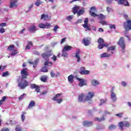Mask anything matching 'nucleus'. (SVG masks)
Returning a JSON list of instances; mask_svg holds the SVG:
<instances>
[{"mask_svg": "<svg viewBox=\"0 0 131 131\" xmlns=\"http://www.w3.org/2000/svg\"><path fill=\"white\" fill-rule=\"evenodd\" d=\"M20 74L21 78L17 79V81L18 82V88H20L21 90H24L29 85L28 81L25 80L29 76V73L27 72V68L23 69L20 72Z\"/></svg>", "mask_w": 131, "mask_h": 131, "instance_id": "f257e3e1", "label": "nucleus"}, {"mask_svg": "<svg viewBox=\"0 0 131 131\" xmlns=\"http://www.w3.org/2000/svg\"><path fill=\"white\" fill-rule=\"evenodd\" d=\"M95 96V93L94 92H89L88 94V95L85 97V95L84 94H81L79 95L78 100L79 102H86V101H92V99L94 98ZM83 99H84L83 100Z\"/></svg>", "mask_w": 131, "mask_h": 131, "instance_id": "f03ea898", "label": "nucleus"}, {"mask_svg": "<svg viewBox=\"0 0 131 131\" xmlns=\"http://www.w3.org/2000/svg\"><path fill=\"white\" fill-rule=\"evenodd\" d=\"M128 17V16H127V15H124V18H125V19H126V22L123 23L124 28L127 31L131 30V20L129 19H127Z\"/></svg>", "mask_w": 131, "mask_h": 131, "instance_id": "7ed1b4c3", "label": "nucleus"}, {"mask_svg": "<svg viewBox=\"0 0 131 131\" xmlns=\"http://www.w3.org/2000/svg\"><path fill=\"white\" fill-rule=\"evenodd\" d=\"M117 43L122 48V53H124V50H125V42H124V39L123 37H121Z\"/></svg>", "mask_w": 131, "mask_h": 131, "instance_id": "20e7f679", "label": "nucleus"}, {"mask_svg": "<svg viewBox=\"0 0 131 131\" xmlns=\"http://www.w3.org/2000/svg\"><path fill=\"white\" fill-rule=\"evenodd\" d=\"M118 126L120 127V128L121 131L123 130V126L125 127H129L130 126V123L128 122H125L123 123V122H120L118 124Z\"/></svg>", "mask_w": 131, "mask_h": 131, "instance_id": "39448f33", "label": "nucleus"}, {"mask_svg": "<svg viewBox=\"0 0 131 131\" xmlns=\"http://www.w3.org/2000/svg\"><path fill=\"white\" fill-rule=\"evenodd\" d=\"M81 75H88L91 73V72L89 70H85V68L82 67L80 68V71L79 72Z\"/></svg>", "mask_w": 131, "mask_h": 131, "instance_id": "423d86ee", "label": "nucleus"}, {"mask_svg": "<svg viewBox=\"0 0 131 131\" xmlns=\"http://www.w3.org/2000/svg\"><path fill=\"white\" fill-rule=\"evenodd\" d=\"M77 80H78V81H79V86H80V88H82V86L86 85L88 84L85 79H80L79 78H77Z\"/></svg>", "mask_w": 131, "mask_h": 131, "instance_id": "0eeeda50", "label": "nucleus"}, {"mask_svg": "<svg viewBox=\"0 0 131 131\" xmlns=\"http://www.w3.org/2000/svg\"><path fill=\"white\" fill-rule=\"evenodd\" d=\"M38 27H39V28H43V29H45V28L49 29V28H51V24L46 23L45 24L43 23H40L38 25Z\"/></svg>", "mask_w": 131, "mask_h": 131, "instance_id": "6e6552de", "label": "nucleus"}, {"mask_svg": "<svg viewBox=\"0 0 131 131\" xmlns=\"http://www.w3.org/2000/svg\"><path fill=\"white\" fill-rule=\"evenodd\" d=\"M97 11V9L96 7H92L90 8V10L89 11V13L92 17H97L98 16V14H96L95 12Z\"/></svg>", "mask_w": 131, "mask_h": 131, "instance_id": "1a4fd4ad", "label": "nucleus"}, {"mask_svg": "<svg viewBox=\"0 0 131 131\" xmlns=\"http://www.w3.org/2000/svg\"><path fill=\"white\" fill-rule=\"evenodd\" d=\"M114 87H112V90L111 91V98L113 101V102H116V100L117 98H116V94L114 93Z\"/></svg>", "mask_w": 131, "mask_h": 131, "instance_id": "9d476101", "label": "nucleus"}, {"mask_svg": "<svg viewBox=\"0 0 131 131\" xmlns=\"http://www.w3.org/2000/svg\"><path fill=\"white\" fill-rule=\"evenodd\" d=\"M82 42L85 47H88V46L91 45V39H90V38H84L82 40Z\"/></svg>", "mask_w": 131, "mask_h": 131, "instance_id": "9b49d317", "label": "nucleus"}, {"mask_svg": "<svg viewBox=\"0 0 131 131\" xmlns=\"http://www.w3.org/2000/svg\"><path fill=\"white\" fill-rule=\"evenodd\" d=\"M93 123V121H89L88 120H85L83 121L82 123L83 126H85V127H90L91 126H92Z\"/></svg>", "mask_w": 131, "mask_h": 131, "instance_id": "f8f14e48", "label": "nucleus"}, {"mask_svg": "<svg viewBox=\"0 0 131 131\" xmlns=\"http://www.w3.org/2000/svg\"><path fill=\"white\" fill-rule=\"evenodd\" d=\"M79 9H80V7L75 5V6L73 8L72 12L74 14V15H75L76 14H77L78 13V11H79Z\"/></svg>", "mask_w": 131, "mask_h": 131, "instance_id": "ddd939ff", "label": "nucleus"}, {"mask_svg": "<svg viewBox=\"0 0 131 131\" xmlns=\"http://www.w3.org/2000/svg\"><path fill=\"white\" fill-rule=\"evenodd\" d=\"M52 56V54L48 53H44L41 54V56L43 59L45 60H49V58H50Z\"/></svg>", "mask_w": 131, "mask_h": 131, "instance_id": "4468645a", "label": "nucleus"}, {"mask_svg": "<svg viewBox=\"0 0 131 131\" xmlns=\"http://www.w3.org/2000/svg\"><path fill=\"white\" fill-rule=\"evenodd\" d=\"M31 89H35V92H36V93H39V92H40V89H39V86L35 84H32L31 85Z\"/></svg>", "mask_w": 131, "mask_h": 131, "instance_id": "2eb2a0df", "label": "nucleus"}, {"mask_svg": "<svg viewBox=\"0 0 131 131\" xmlns=\"http://www.w3.org/2000/svg\"><path fill=\"white\" fill-rule=\"evenodd\" d=\"M15 7H17V0H13L10 2L9 8H12Z\"/></svg>", "mask_w": 131, "mask_h": 131, "instance_id": "dca6fc26", "label": "nucleus"}, {"mask_svg": "<svg viewBox=\"0 0 131 131\" xmlns=\"http://www.w3.org/2000/svg\"><path fill=\"white\" fill-rule=\"evenodd\" d=\"M72 49V47L68 45H66L63 47L62 52H68Z\"/></svg>", "mask_w": 131, "mask_h": 131, "instance_id": "f3484780", "label": "nucleus"}, {"mask_svg": "<svg viewBox=\"0 0 131 131\" xmlns=\"http://www.w3.org/2000/svg\"><path fill=\"white\" fill-rule=\"evenodd\" d=\"M79 55H80V51L78 50L76 52L75 57L77 59V62L78 63L80 62V56Z\"/></svg>", "mask_w": 131, "mask_h": 131, "instance_id": "a211bd4d", "label": "nucleus"}, {"mask_svg": "<svg viewBox=\"0 0 131 131\" xmlns=\"http://www.w3.org/2000/svg\"><path fill=\"white\" fill-rule=\"evenodd\" d=\"M35 106V102L34 101H31L28 106V109H32V108H33V107Z\"/></svg>", "mask_w": 131, "mask_h": 131, "instance_id": "6ab92c4d", "label": "nucleus"}, {"mask_svg": "<svg viewBox=\"0 0 131 131\" xmlns=\"http://www.w3.org/2000/svg\"><path fill=\"white\" fill-rule=\"evenodd\" d=\"M28 29L30 32L32 33L35 32V31L37 30L36 27L34 25L31 26Z\"/></svg>", "mask_w": 131, "mask_h": 131, "instance_id": "aec40b11", "label": "nucleus"}, {"mask_svg": "<svg viewBox=\"0 0 131 131\" xmlns=\"http://www.w3.org/2000/svg\"><path fill=\"white\" fill-rule=\"evenodd\" d=\"M105 120V117L103 116L101 118L96 117L94 119V121H98V122H101Z\"/></svg>", "mask_w": 131, "mask_h": 131, "instance_id": "412c9836", "label": "nucleus"}, {"mask_svg": "<svg viewBox=\"0 0 131 131\" xmlns=\"http://www.w3.org/2000/svg\"><path fill=\"white\" fill-rule=\"evenodd\" d=\"M48 18H49V15L43 13L41 15L40 20H44V21H46L48 19Z\"/></svg>", "mask_w": 131, "mask_h": 131, "instance_id": "4be33fe9", "label": "nucleus"}, {"mask_svg": "<svg viewBox=\"0 0 131 131\" xmlns=\"http://www.w3.org/2000/svg\"><path fill=\"white\" fill-rule=\"evenodd\" d=\"M84 13V8H82L81 9L79 10L78 13H77L78 17H79V16H81V15H83Z\"/></svg>", "mask_w": 131, "mask_h": 131, "instance_id": "5701e85b", "label": "nucleus"}, {"mask_svg": "<svg viewBox=\"0 0 131 131\" xmlns=\"http://www.w3.org/2000/svg\"><path fill=\"white\" fill-rule=\"evenodd\" d=\"M61 96H62V93H59L55 95V96L53 98H52V101H56L58 100V99H59V98H60Z\"/></svg>", "mask_w": 131, "mask_h": 131, "instance_id": "b1692460", "label": "nucleus"}, {"mask_svg": "<svg viewBox=\"0 0 131 131\" xmlns=\"http://www.w3.org/2000/svg\"><path fill=\"white\" fill-rule=\"evenodd\" d=\"M91 84L94 86H96V85H99L100 83L97 80L94 79L91 81Z\"/></svg>", "mask_w": 131, "mask_h": 131, "instance_id": "393cba45", "label": "nucleus"}, {"mask_svg": "<svg viewBox=\"0 0 131 131\" xmlns=\"http://www.w3.org/2000/svg\"><path fill=\"white\" fill-rule=\"evenodd\" d=\"M109 57H111V54L107 53H104L100 55V58H109Z\"/></svg>", "mask_w": 131, "mask_h": 131, "instance_id": "a878e982", "label": "nucleus"}, {"mask_svg": "<svg viewBox=\"0 0 131 131\" xmlns=\"http://www.w3.org/2000/svg\"><path fill=\"white\" fill-rule=\"evenodd\" d=\"M74 78L73 75H70L68 77V81L70 82V83H73V81H74Z\"/></svg>", "mask_w": 131, "mask_h": 131, "instance_id": "bb28decb", "label": "nucleus"}, {"mask_svg": "<svg viewBox=\"0 0 131 131\" xmlns=\"http://www.w3.org/2000/svg\"><path fill=\"white\" fill-rule=\"evenodd\" d=\"M116 127H117L116 125L112 124L111 125L108 126V129L109 130H113V129H115V128H116Z\"/></svg>", "mask_w": 131, "mask_h": 131, "instance_id": "cd10ccee", "label": "nucleus"}, {"mask_svg": "<svg viewBox=\"0 0 131 131\" xmlns=\"http://www.w3.org/2000/svg\"><path fill=\"white\" fill-rule=\"evenodd\" d=\"M96 17H98L99 20H104L106 17L104 14L101 13L99 15L97 14Z\"/></svg>", "mask_w": 131, "mask_h": 131, "instance_id": "c85d7f7f", "label": "nucleus"}, {"mask_svg": "<svg viewBox=\"0 0 131 131\" xmlns=\"http://www.w3.org/2000/svg\"><path fill=\"white\" fill-rule=\"evenodd\" d=\"M116 46H112L107 48V51L110 52V51H115Z\"/></svg>", "mask_w": 131, "mask_h": 131, "instance_id": "c756f323", "label": "nucleus"}, {"mask_svg": "<svg viewBox=\"0 0 131 131\" xmlns=\"http://www.w3.org/2000/svg\"><path fill=\"white\" fill-rule=\"evenodd\" d=\"M82 26L83 27V28L85 29V31H88V30L89 31H91V28H90V26H89V24L88 25H82Z\"/></svg>", "mask_w": 131, "mask_h": 131, "instance_id": "7c9ffc66", "label": "nucleus"}, {"mask_svg": "<svg viewBox=\"0 0 131 131\" xmlns=\"http://www.w3.org/2000/svg\"><path fill=\"white\" fill-rule=\"evenodd\" d=\"M41 71L43 73H46L47 72H48L49 70H48V68H47V67H42L41 69Z\"/></svg>", "mask_w": 131, "mask_h": 131, "instance_id": "2f4dec72", "label": "nucleus"}, {"mask_svg": "<svg viewBox=\"0 0 131 131\" xmlns=\"http://www.w3.org/2000/svg\"><path fill=\"white\" fill-rule=\"evenodd\" d=\"M26 112H23L22 114L21 115V121L24 122L25 120V114H26Z\"/></svg>", "mask_w": 131, "mask_h": 131, "instance_id": "473e14b6", "label": "nucleus"}, {"mask_svg": "<svg viewBox=\"0 0 131 131\" xmlns=\"http://www.w3.org/2000/svg\"><path fill=\"white\" fill-rule=\"evenodd\" d=\"M15 131H23V128H22V127H21V126H20V125H16L15 129Z\"/></svg>", "mask_w": 131, "mask_h": 131, "instance_id": "72a5a7b5", "label": "nucleus"}, {"mask_svg": "<svg viewBox=\"0 0 131 131\" xmlns=\"http://www.w3.org/2000/svg\"><path fill=\"white\" fill-rule=\"evenodd\" d=\"M26 97V94L24 93L18 97V99L19 100V101H22V100H23V99H24V98H25Z\"/></svg>", "mask_w": 131, "mask_h": 131, "instance_id": "f704fd0d", "label": "nucleus"}, {"mask_svg": "<svg viewBox=\"0 0 131 131\" xmlns=\"http://www.w3.org/2000/svg\"><path fill=\"white\" fill-rule=\"evenodd\" d=\"M48 79L47 76H43L40 78V80L43 82H46Z\"/></svg>", "mask_w": 131, "mask_h": 131, "instance_id": "c9c22d12", "label": "nucleus"}, {"mask_svg": "<svg viewBox=\"0 0 131 131\" xmlns=\"http://www.w3.org/2000/svg\"><path fill=\"white\" fill-rule=\"evenodd\" d=\"M97 42L99 43V45H103V43L104 42V39H103L102 38H99L97 41Z\"/></svg>", "mask_w": 131, "mask_h": 131, "instance_id": "e433bc0d", "label": "nucleus"}, {"mask_svg": "<svg viewBox=\"0 0 131 131\" xmlns=\"http://www.w3.org/2000/svg\"><path fill=\"white\" fill-rule=\"evenodd\" d=\"M10 75V73L9 71H6L5 72L3 73L2 76L3 77H6V76H9Z\"/></svg>", "mask_w": 131, "mask_h": 131, "instance_id": "4c0bfd02", "label": "nucleus"}, {"mask_svg": "<svg viewBox=\"0 0 131 131\" xmlns=\"http://www.w3.org/2000/svg\"><path fill=\"white\" fill-rule=\"evenodd\" d=\"M14 48H15V47L13 45H10L9 47H8L7 50L8 51H10V52H12V51L14 50Z\"/></svg>", "mask_w": 131, "mask_h": 131, "instance_id": "58836bf2", "label": "nucleus"}, {"mask_svg": "<svg viewBox=\"0 0 131 131\" xmlns=\"http://www.w3.org/2000/svg\"><path fill=\"white\" fill-rule=\"evenodd\" d=\"M44 65L45 66H52V65H53V62L47 61L45 62Z\"/></svg>", "mask_w": 131, "mask_h": 131, "instance_id": "ea45409f", "label": "nucleus"}, {"mask_svg": "<svg viewBox=\"0 0 131 131\" xmlns=\"http://www.w3.org/2000/svg\"><path fill=\"white\" fill-rule=\"evenodd\" d=\"M6 100H7V97L6 96H4L2 100H0V106L3 104V103H4V102H5V101H6Z\"/></svg>", "mask_w": 131, "mask_h": 131, "instance_id": "a19ab883", "label": "nucleus"}, {"mask_svg": "<svg viewBox=\"0 0 131 131\" xmlns=\"http://www.w3.org/2000/svg\"><path fill=\"white\" fill-rule=\"evenodd\" d=\"M35 4L36 5V6L37 7H39V6H40V5H41V2H40V1H39V0H37L35 2Z\"/></svg>", "mask_w": 131, "mask_h": 131, "instance_id": "79ce46f5", "label": "nucleus"}, {"mask_svg": "<svg viewBox=\"0 0 131 131\" xmlns=\"http://www.w3.org/2000/svg\"><path fill=\"white\" fill-rule=\"evenodd\" d=\"M100 106H102V105H103V104H104V103H106V102H107V99H101L100 100Z\"/></svg>", "mask_w": 131, "mask_h": 131, "instance_id": "37998d69", "label": "nucleus"}, {"mask_svg": "<svg viewBox=\"0 0 131 131\" xmlns=\"http://www.w3.org/2000/svg\"><path fill=\"white\" fill-rule=\"evenodd\" d=\"M66 51L62 52V57H65L66 58H67L68 57V53L66 52Z\"/></svg>", "mask_w": 131, "mask_h": 131, "instance_id": "c03bdc74", "label": "nucleus"}, {"mask_svg": "<svg viewBox=\"0 0 131 131\" xmlns=\"http://www.w3.org/2000/svg\"><path fill=\"white\" fill-rule=\"evenodd\" d=\"M98 49L99 50H102V49H104V46L103 44H99L98 46Z\"/></svg>", "mask_w": 131, "mask_h": 131, "instance_id": "a18cd8bd", "label": "nucleus"}, {"mask_svg": "<svg viewBox=\"0 0 131 131\" xmlns=\"http://www.w3.org/2000/svg\"><path fill=\"white\" fill-rule=\"evenodd\" d=\"M59 29V26H55L54 28H53V31H55V32H57V30Z\"/></svg>", "mask_w": 131, "mask_h": 131, "instance_id": "49530a36", "label": "nucleus"}, {"mask_svg": "<svg viewBox=\"0 0 131 131\" xmlns=\"http://www.w3.org/2000/svg\"><path fill=\"white\" fill-rule=\"evenodd\" d=\"M73 18V16L72 15H70L67 17V20H68V21H70V20H72V19Z\"/></svg>", "mask_w": 131, "mask_h": 131, "instance_id": "de8ad7c7", "label": "nucleus"}, {"mask_svg": "<svg viewBox=\"0 0 131 131\" xmlns=\"http://www.w3.org/2000/svg\"><path fill=\"white\" fill-rule=\"evenodd\" d=\"M16 54H18V53L17 52V50H14L13 51H12L11 53V55L12 56H15V55H16Z\"/></svg>", "mask_w": 131, "mask_h": 131, "instance_id": "09e8293b", "label": "nucleus"}, {"mask_svg": "<svg viewBox=\"0 0 131 131\" xmlns=\"http://www.w3.org/2000/svg\"><path fill=\"white\" fill-rule=\"evenodd\" d=\"M33 53L34 55H36V56H39L40 55L39 52H38V51H34Z\"/></svg>", "mask_w": 131, "mask_h": 131, "instance_id": "8fccbe9b", "label": "nucleus"}, {"mask_svg": "<svg viewBox=\"0 0 131 131\" xmlns=\"http://www.w3.org/2000/svg\"><path fill=\"white\" fill-rule=\"evenodd\" d=\"M122 115H123V114L121 113L116 114V116H117V117H119L120 118H121V117H122Z\"/></svg>", "mask_w": 131, "mask_h": 131, "instance_id": "3c124183", "label": "nucleus"}, {"mask_svg": "<svg viewBox=\"0 0 131 131\" xmlns=\"http://www.w3.org/2000/svg\"><path fill=\"white\" fill-rule=\"evenodd\" d=\"M50 75H51V77H54V76H56V74H55L54 71H51L50 72Z\"/></svg>", "mask_w": 131, "mask_h": 131, "instance_id": "603ef678", "label": "nucleus"}, {"mask_svg": "<svg viewBox=\"0 0 131 131\" xmlns=\"http://www.w3.org/2000/svg\"><path fill=\"white\" fill-rule=\"evenodd\" d=\"M110 28L111 29H115L116 28V27H115V25H110Z\"/></svg>", "mask_w": 131, "mask_h": 131, "instance_id": "864d4df0", "label": "nucleus"}, {"mask_svg": "<svg viewBox=\"0 0 131 131\" xmlns=\"http://www.w3.org/2000/svg\"><path fill=\"white\" fill-rule=\"evenodd\" d=\"M57 101V103H58V104H61V103H62L63 99H59L56 100Z\"/></svg>", "mask_w": 131, "mask_h": 131, "instance_id": "5fc2aeb1", "label": "nucleus"}, {"mask_svg": "<svg viewBox=\"0 0 131 131\" xmlns=\"http://www.w3.org/2000/svg\"><path fill=\"white\" fill-rule=\"evenodd\" d=\"M101 25H107V23L105 21H100V23Z\"/></svg>", "mask_w": 131, "mask_h": 131, "instance_id": "6e6d98bb", "label": "nucleus"}, {"mask_svg": "<svg viewBox=\"0 0 131 131\" xmlns=\"http://www.w3.org/2000/svg\"><path fill=\"white\" fill-rule=\"evenodd\" d=\"M7 26V23H3L0 24V26L1 27H5V26Z\"/></svg>", "mask_w": 131, "mask_h": 131, "instance_id": "4d7b16f0", "label": "nucleus"}, {"mask_svg": "<svg viewBox=\"0 0 131 131\" xmlns=\"http://www.w3.org/2000/svg\"><path fill=\"white\" fill-rule=\"evenodd\" d=\"M88 24H89V18H85L84 25H88Z\"/></svg>", "mask_w": 131, "mask_h": 131, "instance_id": "13d9d810", "label": "nucleus"}, {"mask_svg": "<svg viewBox=\"0 0 131 131\" xmlns=\"http://www.w3.org/2000/svg\"><path fill=\"white\" fill-rule=\"evenodd\" d=\"M5 31V29L4 28H0V33H4Z\"/></svg>", "mask_w": 131, "mask_h": 131, "instance_id": "bf43d9fd", "label": "nucleus"}, {"mask_svg": "<svg viewBox=\"0 0 131 131\" xmlns=\"http://www.w3.org/2000/svg\"><path fill=\"white\" fill-rule=\"evenodd\" d=\"M28 45L30 46V47H32L33 46V43H32V42L29 41H28Z\"/></svg>", "mask_w": 131, "mask_h": 131, "instance_id": "052dcab7", "label": "nucleus"}, {"mask_svg": "<svg viewBox=\"0 0 131 131\" xmlns=\"http://www.w3.org/2000/svg\"><path fill=\"white\" fill-rule=\"evenodd\" d=\"M52 60H53V61H56L57 60V56L53 55V56L51 58Z\"/></svg>", "mask_w": 131, "mask_h": 131, "instance_id": "680f3d73", "label": "nucleus"}, {"mask_svg": "<svg viewBox=\"0 0 131 131\" xmlns=\"http://www.w3.org/2000/svg\"><path fill=\"white\" fill-rule=\"evenodd\" d=\"M103 45V47H105L106 48H108V47H109V44L108 43H103L102 44Z\"/></svg>", "mask_w": 131, "mask_h": 131, "instance_id": "e2e57ef3", "label": "nucleus"}, {"mask_svg": "<svg viewBox=\"0 0 131 131\" xmlns=\"http://www.w3.org/2000/svg\"><path fill=\"white\" fill-rule=\"evenodd\" d=\"M9 130H10L9 128L5 127V128H2L1 131H9Z\"/></svg>", "mask_w": 131, "mask_h": 131, "instance_id": "0e129e2a", "label": "nucleus"}, {"mask_svg": "<svg viewBox=\"0 0 131 131\" xmlns=\"http://www.w3.org/2000/svg\"><path fill=\"white\" fill-rule=\"evenodd\" d=\"M46 94H48V91H43V92L40 93V95H46Z\"/></svg>", "mask_w": 131, "mask_h": 131, "instance_id": "69168bd1", "label": "nucleus"}, {"mask_svg": "<svg viewBox=\"0 0 131 131\" xmlns=\"http://www.w3.org/2000/svg\"><path fill=\"white\" fill-rule=\"evenodd\" d=\"M25 50H30V46L29 45H27Z\"/></svg>", "mask_w": 131, "mask_h": 131, "instance_id": "338daca9", "label": "nucleus"}, {"mask_svg": "<svg viewBox=\"0 0 131 131\" xmlns=\"http://www.w3.org/2000/svg\"><path fill=\"white\" fill-rule=\"evenodd\" d=\"M76 23H82V19H78Z\"/></svg>", "mask_w": 131, "mask_h": 131, "instance_id": "774afa93", "label": "nucleus"}]
</instances>
